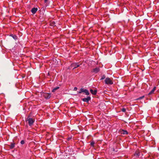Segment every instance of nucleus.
Returning <instances> with one entry per match:
<instances>
[{"instance_id":"obj_14","label":"nucleus","mask_w":159,"mask_h":159,"mask_svg":"<svg viewBox=\"0 0 159 159\" xmlns=\"http://www.w3.org/2000/svg\"><path fill=\"white\" fill-rule=\"evenodd\" d=\"M10 36L12 37L14 39H17V36L15 35L11 34L10 35Z\"/></svg>"},{"instance_id":"obj_10","label":"nucleus","mask_w":159,"mask_h":159,"mask_svg":"<svg viewBox=\"0 0 159 159\" xmlns=\"http://www.w3.org/2000/svg\"><path fill=\"white\" fill-rule=\"evenodd\" d=\"M90 92L93 95H96L97 93V90L96 89L93 90L92 89H91L90 90Z\"/></svg>"},{"instance_id":"obj_22","label":"nucleus","mask_w":159,"mask_h":159,"mask_svg":"<svg viewBox=\"0 0 159 159\" xmlns=\"http://www.w3.org/2000/svg\"><path fill=\"white\" fill-rule=\"evenodd\" d=\"M77 89V88L76 87H75L74 88V90L75 91H76Z\"/></svg>"},{"instance_id":"obj_9","label":"nucleus","mask_w":159,"mask_h":159,"mask_svg":"<svg viewBox=\"0 0 159 159\" xmlns=\"http://www.w3.org/2000/svg\"><path fill=\"white\" fill-rule=\"evenodd\" d=\"M38 9L37 8L34 7L32 8L31 11L33 14H34L37 11Z\"/></svg>"},{"instance_id":"obj_3","label":"nucleus","mask_w":159,"mask_h":159,"mask_svg":"<svg viewBox=\"0 0 159 159\" xmlns=\"http://www.w3.org/2000/svg\"><path fill=\"white\" fill-rule=\"evenodd\" d=\"M85 93L86 95H89V92L86 89H84L83 88H81L80 89V91L78 92V93L79 94L81 93Z\"/></svg>"},{"instance_id":"obj_20","label":"nucleus","mask_w":159,"mask_h":159,"mask_svg":"<svg viewBox=\"0 0 159 159\" xmlns=\"http://www.w3.org/2000/svg\"><path fill=\"white\" fill-rule=\"evenodd\" d=\"M25 143V141L24 140H21L20 142V143L21 144H24Z\"/></svg>"},{"instance_id":"obj_15","label":"nucleus","mask_w":159,"mask_h":159,"mask_svg":"<svg viewBox=\"0 0 159 159\" xmlns=\"http://www.w3.org/2000/svg\"><path fill=\"white\" fill-rule=\"evenodd\" d=\"M59 87H56V88H54L52 90V92H55V91L58 89H59Z\"/></svg>"},{"instance_id":"obj_19","label":"nucleus","mask_w":159,"mask_h":159,"mask_svg":"<svg viewBox=\"0 0 159 159\" xmlns=\"http://www.w3.org/2000/svg\"><path fill=\"white\" fill-rule=\"evenodd\" d=\"M126 109L125 108H123L121 109V111L123 112H125L126 111Z\"/></svg>"},{"instance_id":"obj_4","label":"nucleus","mask_w":159,"mask_h":159,"mask_svg":"<svg viewBox=\"0 0 159 159\" xmlns=\"http://www.w3.org/2000/svg\"><path fill=\"white\" fill-rule=\"evenodd\" d=\"M81 64H79L78 63H74L70 65V67L73 68V69H75L80 66Z\"/></svg>"},{"instance_id":"obj_11","label":"nucleus","mask_w":159,"mask_h":159,"mask_svg":"<svg viewBox=\"0 0 159 159\" xmlns=\"http://www.w3.org/2000/svg\"><path fill=\"white\" fill-rule=\"evenodd\" d=\"M121 134H128V132L126 130H122L121 131Z\"/></svg>"},{"instance_id":"obj_2","label":"nucleus","mask_w":159,"mask_h":159,"mask_svg":"<svg viewBox=\"0 0 159 159\" xmlns=\"http://www.w3.org/2000/svg\"><path fill=\"white\" fill-rule=\"evenodd\" d=\"M105 83L107 85H112L113 84V82L112 80L109 77H107L105 80Z\"/></svg>"},{"instance_id":"obj_1","label":"nucleus","mask_w":159,"mask_h":159,"mask_svg":"<svg viewBox=\"0 0 159 159\" xmlns=\"http://www.w3.org/2000/svg\"><path fill=\"white\" fill-rule=\"evenodd\" d=\"M35 120V119L31 118L30 115H29L25 119V122L27 123L30 126L33 125Z\"/></svg>"},{"instance_id":"obj_21","label":"nucleus","mask_w":159,"mask_h":159,"mask_svg":"<svg viewBox=\"0 0 159 159\" xmlns=\"http://www.w3.org/2000/svg\"><path fill=\"white\" fill-rule=\"evenodd\" d=\"M72 139V137H70L67 138V141H69Z\"/></svg>"},{"instance_id":"obj_18","label":"nucleus","mask_w":159,"mask_h":159,"mask_svg":"<svg viewBox=\"0 0 159 159\" xmlns=\"http://www.w3.org/2000/svg\"><path fill=\"white\" fill-rule=\"evenodd\" d=\"M106 78V76L105 75H103L102 77L101 78V80H102L103 79H104Z\"/></svg>"},{"instance_id":"obj_5","label":"nucleus","mask_w":159,"mask_h":159,"mask_svg":"<svg viewBox=\"0 0 159 159\" xmlns=\"http://www.w3.org/2000/svg\"><path fill=\"white\" fill-rule=\"evenodd\" d=\"M42 96L47 99H49L51 97V94L48 93H43L42 94Z\"/></svg>"},{"instance_id":"obj_23","label":"nucleus","mask_w":159,"mask_h":159,"mask_svg":"<svg viewBox=\"0 0 159 159\" xmlns=\"http://www.w3.org/2000/svg\"><path fill=\"white\" fill-rule=\"evenodd\" d=\"M48 0H44L45 2H46Z\"/></svg>"},{"instance_id":"obj_13","label":"nucleus","mask_w":159,"mask_h":159,"mask_svg":"<svg viewBox=\"0 0 159 159\" xmlns=\"http://www.w3.org/2000/svg\"><path fill=\"white\" fill-rule=\"evenodd\" d=\"M15 143H11V145L10 146V149H12L15 147Z\"/></svg>"},{"instance_id":"obj_17","label":"nucleus","mask_w":159,"mask_h":159,"mask_svg":"<svg viewBox=\"0 0 159 159\" xmlns=\"http://www.w3.org/2000/svg\"><path fill=\"white\" fill-rule=\"evenodd\" d=\"M144 97V96H143L142 97H139V98H138L137 99V100H141L142 99H143V98Z\"/></svg>"},{"instance_id":"obj_16","label":"nucleus","mask_w":159,"mask_h":159,"mask_svg":"<svg viewBox=\"0 0 159 159\" xmlns=\"http://www.w3.org/2000/svg\"><path fill=\"white\" fill-rule=\"evenodd\" d=\"M94 144L95 142L93 141H92L90 143V145L92 146L93 147L94 146Z\"/></svg>"},{"instance_id":"obj_7","label":"nucleus","mask_w":159,"mask_h":159,"mask_svg":"<svg viewBox=\"0 0 159 159\" xmlns=\"http://www.w3.org/2000/svg\"><path fill=\"white\" fill-rule=\"evenodd\" d=\"M156 87H154L148 93V95H150L152 94H153L154 93V92L156 89Z\"/></svg>"},{"instance_id":"obj_6","label":"nucleus","mask_w":159,"mask_h":159,"mask_svg":"<svg viewBox=\"0 0 159 159\" xmlns=\"http://www.w3.org/2000/svg\"><path fill=\"white\" fill-rule=\"evenodd\" d=\"M91 99V98L89 96H88L87 98H84L82 99L83 101L88 102Z\"/></svg>"},{"instance_id":"obj_12","label":"nucleus","mask_w":159,"mask_h":159,"mask_svg":"<svg viewBox=\"0 0 159 159\" xmlns=\"http://www.w3.org/2000/svg\"><path fill=\"white\" fill-rule=\"evenodd\" d=\"M134 154L136 156L139 157L140 155V152L138 151H136Z\"/></svg>"},{"instance_id":"obj_8","label":"nucleus","mask_w":159,"mask_h":159,"mask_svg":"<svg viewBox=\"0 0 159 159\" xmlns=\"http://www.w3.org/2000/svg\"><path fill=\"white\" fill-rule=\"evenodd\" d=\"M100 71V68L99 67H96L93 69V72L95 73H97Z\"/></svg>"}]
</instances>
